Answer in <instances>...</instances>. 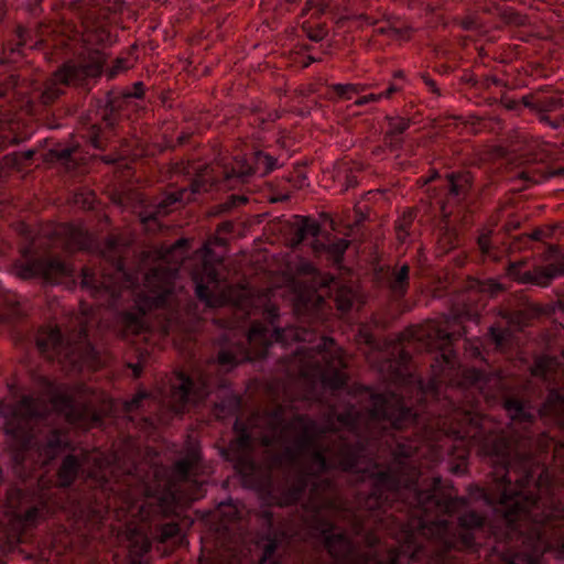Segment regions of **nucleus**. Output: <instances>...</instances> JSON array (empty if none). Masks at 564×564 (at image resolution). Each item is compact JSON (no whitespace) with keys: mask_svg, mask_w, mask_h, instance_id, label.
Returning a JSON list of instances; mask_svg holds the SVG:
<instances>
[{"mask_svg":"<svg viewBox=\"0 0 564 564\" xmlns=\"http://www.w3.org/2000/svg\"><path fill=\"white\" fill-rule=\"evenodd\" d=\"M52 409L58 412H65L69 415L68 410L72 408V399L65 394H54L51 397Z\"/></svg>","mask_w":564,"mask_h":564,"instance_id":"obj_39","label":"nucleus"},{"mask_svg":"<svg viewBox=\"0 0 564 564\" xmlns=\"http://www.w3.org/2000/svg\"><path fill=\"white\" fill-rule=\"evenodd\" d=\"M354 301V294L348 289H340L338 290L335 302L336 306L339 311L346 312L350 310Z\"/></svg>","mask_w":564,"mask_h":564,"instance_id":"obj_37","label":"nucleus"},{"mask_svg":"<svg viewBox=\"0 0 564 564\" xmlns=\"http://www.w3.org/2000/svg\"><path fill=\"white\" fill-rule=\"evenodd\" d=\"M462 540H463L464 544H466L468 546L471 545V543H473V538L468 533H463Z\"/></svg>","mask_w":564,"mask_h":564,"instance_id":"obj_64","label":"nucleus"},{"mask_svg":"<svg viewBox=\"0 0 564 564\" xmlns=\"http://www.w3.org/2000/svg\"><path fill=\"white\" fill-rule=\"evenodd\" d=\"M564 274V259L549 263L546 265H538L532 270L523 272L522 284H532L541 288H546L551 282Z\"/></svg>","mask_w":564,"mask_h":564,"instance_id":"obj_19","label":"nucleus"},{"mask_svg":"<svg viewBox=\"0 0 564 564\" xmlns=\"http://www.w3.org/2000/svg\"><path fill=\"white\" fill-rule=\"evenodd\" d=\"M56 234L67 237L65 248L68 251H74L86 247V234L78 227L72 225H63L57 229Z\"/></svg>","mask_w":564,"mask_h":564,"instance_id":"obj_23","label":"nucleus"},{"mask_svg":"<svg viewBox=\"0 0 564 564\" xmlns=\"http://www.w3.org/2000/svg\"><path fill=\"white\" fill-rule=\"evenodd\" d=\"M469 350H470V355L473 357H479L481 355L479 347L478 346H474L473 344H470Z\"/></svg>","mask_w":564,"mask_h":564,"instance_id":"obj_63","label":"nucleus"},{"mask_svg":"<svg viewBox=\"0 0 564 564\" xmlns=\"http://www.w3.org/2000/svg\"><path fill=\"white\" fill-rule=\"evenodd\" d=\"M144 394H138L132 398V400L128 403V409L132 410L134 408H138L140 404V401L144 398Z\"/></svg>","mask_w":564,"mask_h":564,"instance_id":"obj_58","label":"nucleus"},{"mask_svg":"<svg viewBox=\"0 0 564 564\" xmlns=\"http://www.w3.org/2000/svg\"><path fill=\"white\" fill-rule=\"evenodd\" d=\"M522 102L527 108L540 112V120L552 128L557 129L564 123V115H560L554 119H551L547 115V112H554L564 107V97L562 95L543 96L540 94H529L522 96Z\"/></svg>","mask_w":564,"mask_h":564,"instance_id":"obj_14","label":"nucleus"},{"mask_svg":"<svg viewBox=\"0 0 564 564\" xmlns=\"http://www.w3.org/2000/svg\"><path fill=\"white\" fill-rule=\"evenodd\" d=\"M324 302L323 296L318 295L316 292L310 293L307 300L300 299L296 303V311L302 313L303 310L307 311L311 308L317 310L322 303Z\"/></svg>","mask_w":564,"mask_h":564,"instance_id":"obj_36","label":"nucleus"},{"mask_svg":"<svg viewBox=\"0 0 564 564\" xmlns=\"http://www.w3.org/2000/svg\"><path fill=\"white\" fill-rule=\"evenodd\" d=\"M525 264L524 261H518V262H512V263H509V265L507 267V275L521 283L522 284V275H523V272L522 271V267Z\"/></svg>","mask_w":564,"mask_h":564,"instance_id":"obj_43","label":"nucleus"},{"mask_svg":"<svg viewBox=\"0 0 564 564\" xmlns=\"http://www.w3.org/2000/svg\"><path fill=\"white\" fill-rule=\"evenodd\" d=\"M48 405L41 399L24 397L12 409L6 422V432L9 436L13 459L21 464L25 460L22 452L28 454L36 447L43 465L52 460L62 446L61 434L56 430H50L45 434L40 431L34 434V429L40 426L42 416L47 412Z\"/></svg>","mask_w":564,"mask_h":564,"instance_id":"obj_2","label":"nucleus"},{"mask_svg":"<svg viewBox=\"0 0 564 564\" xmlns=\"http://www.w3.org/2000/svg\"><path fill=\"white\" fill-rule=\"evenodd\" d=\"M364 544L361 549L343 533L328 535L325 540L328 553L338 563L345 564H375L389 549L372 532L365 534Z\"/></svg>","mask_w":564,"mask_h":564,"instance_id":"obj_8","label":"nucleus"},{"mask_svg":"<svg viewBox=\"0 0 564 564\" xmlns=\"http://www.w3.org/2000/svg\"><path fill=\"white\" fill-rule=\"evenodd\" d=\"M76 323L79 329L70 335L66 343L62 340L58 328H42L36 336V346L47 359L57 360L61 364L69 362L74 368L94 367L96 351L86 339V316H77Z\"/></svg>","mask_w":564,"mask_h":564,"instance_id":"obj_4","label":"nucleus"},{"mask_svg":"<svg viewBox=\"0 0 564 564\" xmlns=\"http://www.w3.org/2000/svg\"><path fill=\"white\" fill-rule=\"evenodd\" d=\"M495 153H496V161L498 159H502L507 155L506 150L502 147H498V145H496Z\"/></svg>","mask_w":564,"mask_h":564,"instance_id":"obj_62","label":"nucleus"},{"mask_svg":"<svg viewBox=\"0 0 564 564\" xmlns=\"http://www.w3.org/2000/svg\"><path fill=\"white\" fill-rule=\"evenodd\" d=\"M389 129L386 132L384 141L390 148H399L401 145V135L404 131L410 128L411 121L410 119L397 117V118H388Z\"/></svg>","mask_w":564,"mask_h":564,"instance_id":"obj_22","label":"nucleus"},{"mask_svg":"<svg viewBox=\"0 0 564 564\" xmlns=\"http://www.w3.org/2000/svg\"><path fill=\"white\" fill-rule=\"evenodd\" d=\"M216 365L210 361L206 369L195 368L189 375L177 372L171 381V394L167 401L175 413L183 412L187 404L204 400L210 392L209 372Z\"/></svg>","mask_w":564,"mask_h":564,"instance_id":"obj_9","label":"nucleus"},{"mask_svg":"<svg viewBox=\"0 0 564 564\" xmlns=\"http://www.w3.org/2000/svg\"><path fill=\"white\" fill-rule=\"evenodd\" d=\"M85 36L89 43H105L109 39V31L105 23H96L93 14H88L84 20Z\"/></svg>","mask_w":564,"mask_h":564,"instance_id":"obj_24","label":"nucleus"},{"mask_svg":"<svg viewBox=\"0 0 564 564\" xmlns=\"http://www.w3.org/2000/svg\"><path fill=\"white\" fill-rule=\"evenodd\" d=\"M478 245L484 253H489L492 246L491 232L481 234L478 238Z\"/></svg>","mask_w":564,"mask_h":564,"instance_id":"obj_47","label":"nucleus"},{"mask_svg":"<svg viewBox=\"0 0 564 564\" xmlns=\"http://www.w3.org/2000/svg\"><path fill=\"white\" fill-rule=\"evenodd\" d=\"M13 274L21 280L41 278L47 283H58L72 274L70 267L59 258H37L18 262L12 268Z\"/></svg>","mask_w":564,"mask_h":564,"instance_id":"obj_11","label":"nucleus"},{"mask_svg":"<svg viewBox=\"0 0 564 564\" xmlns=\"http://www.w3.org/2000/svg\"><path fill=\"white\" fill-rule=\"evenodd\" d=\"M409 272L408 264H403L398 271L392 274L390 280V289L397 296H404L409 286Z\"/></svg>","mask_w":564,"mask_h":564,"instance_id":"obj_28","label":"nucleus"},{"mask_svg":"<svg viewBox=\"0 0 564 564\" xmlns=\"http://www.w3.org/2000/svg\"><path fill=\"white\" fill-rule=\"evenodd\" d=\"M422 79L424 84L430 88V90L436 95H440V90L436 86V83L427 75H422Z\"/></svg>","mask_w":564,"mask_h":564,"instance_id":"obj_56","label":"nucleus"},{"mask_svg":"<svg viewBox=\"0 0 564 564\" xmlns=\"http://www.w3.org/2000/svg\"><path fill=\"white\" fill-rule=\"evenodd\" d=\"M187 241L185 239H178L171 247L160 250V258L167 259L169 254L174 252L176 249L185 247Z\"/></svg>","mask_w":564,"mask_h":564,"instance_id":"obj_49","label":"nucleus"},{"mask_svg":"<svg viewBox=\"0 0 564 564\" xmlns=\"http://www.w3.org/2000/svg\"><path fill=\"white\" fill-rule=\"evenodd\" d=\"M161 508L166 511H172L174 506L180 501V498L172 491L161 495L159 498Z\"/></svg>","mask_w":564,"mask_h":564,"instance_id":"obj_42","label":"nucleus"},{"mask_svg":"<svg viewBox=\"0 0 564 564\" xmlns=\"http://www.w3.org/2000/svg\"><path fill=\"white\" fill-rule=\"evenodd\" d=\"M254 173L252 166L247 163L243 158L237 156L234 159L230 166H225L224 175L226 180L238 178L243 181L246 177Z\"/></svg>","mask_w":564,"mask_h":564,"instance_id":"obj_26","label":"nucleus"},{"mask_svg":"<svg viewBox=\"0 0 564 564\" xmlns=\"http://www.w3.org/2000/svg\"><path fill=\"white\" fill-rule=\"evenodd\" d=\"M94 204V195L91 193L87 194V197L84 198L82 205L84 208L90 209L93 208Z\"/></svg>","mask_w":564,"mask_h":564,"instance_id":"obj_59","label":"nucleus"},{"mask_svg":"<svg viewBox=\"0 0 564 564\" xmlns=\"http://www.w3.org/2000/svg\"><path fill=\"white\" fill-rule=\"evenodd\" d=\"M144 94L143 84L135 83L133 87L123 94L124 98H141Z\"/></svg>","mask_w":564,"mask_h":564,"instance_id":"obj_50","label":"nucleus"},{"mask_svg":"<svg viewBox=\"0 0 564 564\" xmlns=\"http://www.w3.org/2000/svg\"><path fill=\"white\" fill-rule=\"evenodd\" d=\"M518 489L508 492L506 489L501 492L499 503L503 505V516L509 523H514L520 520L528 519L535 508L536 500L531 496H525L521 489L529 481V475L521 478H516Z\"/></svg>","mask_w":564,"mask_h":564,"instance_id":"obj_12","label":"nucleus"},{"mask_svg":"<svg viewBox=\"0 0 564 564\" xmlns=\"http://www.w3.org/2000/svg\"><path fill=\"white\" fill-rule=\"evenodd\" d=\"M497 17L501 23L510 26H524L529 23L528 17L521 14L512 8L506 7L497 11Z\"/></svg>","mask_w":564,"mask_h":564,"instance_id":"obj_29","label":"nucleus"},{"mask_svg":"<svg viewBox=\"0 0 564 564\" xmlns=\"http://www.w3.org/2000/svg\"><path fill=\"white\" fill-rule=\"evenodd\" d=\"M382 98H383V95H380V94H369L367 96H362V97L358 98L355 101V105L356 106H364V105H367L369 102L380 101Z\"/></svg>","mask_w":564,"mask_h":564,"instance_id":"obj_51","label":"nucleus"},{"mask_svg":"<svg viewBox=\"0 0 564 564\" xmlns=\"http://www.w3.org/2000/svg\"><path fill=\"white\" fill-rule=\"evenodd\" d=\"M113 457L100 452L83 454L80 457L68 455L63 459L58 469V484L62 487H68L76 479L79 470L87 473V477L94 478L99 482H108L112 474Z\"/></svg>","mask_w":564,"mask_h":564,"instance_id":"obj_10","label":"nucleus"},{"mask_svg":"<svg viewBox=\"0 0 564 564\" xmlns=\"http://www.w3.org/2000/svg\"><path fill=\"white\" fill-rule=\"evenodd\" d=\"M333 90L344 99H351L352 95L365 91L368 86L365 84H335Z\"/></svg>","mask_w":564,"mask_h":564,"instance_id":"obj_32","label":"nucleus"},{"mask_svg":"<svg viewBox=\"0 0 564 564\" xmlns=\"http://www.w3.org/2000/svg\"><path fill=\"white\" fill-rule=\"evenodd\" d=\"M459 318H462V314L430 322L422 335L429 338L431 349L442 350L440 358H436L435 364L432 365L433 377L427 387L430 390H437L441 384L447 382V377L454 370L455 355L449 348V344L457 335L454 327Z\"/></svg>","mask_w":564,"mask_h":564,"instance_id":"obj_7","label":"nucleus"},{"mask_svg":"<svg viewBox=\"0 0 564 564\" xmlns=\"http://www.w3.org/2000/svg\"><path fill=\"white\" fill-rule=\"evenodd\" d=\"M192 460L191 459H181L175 463L174 470L175 473L181 476L182 478H186L189 469L192 468Z\"/></svg>","mask_w":564,"mask_h":564,"instance_id":"obj_45","label":"nucleus"},{"mask_svg":"<svg viewBox=\"0 0 564 564\" xmlns=\"http://www.w3.org/2000/svg\"><path fill=\"white\" fill-rule=\"evenodd\" d=\"M105 63L106 55L99 50H94L88 51L78 62L67 63L64 66L75 84L78 85L89 77L99 76Z\"/></svg>","mask_w":564,"mask_h":564,"instance_id":"obj_16","label":"nucleus"},{"mask_svg":"<svg viewBox=\"0 0 564 564\" xmlns=\"http://www.w3.org/2000/svg\"><path fill=\"white\" fill-rule=\"evenodd\" d=\"M500 104L503 108H506L509 111L519 112L522 107L527 108L522 102V97L516 98L514 96H511L509 94L501 95Z\"/></svg>","mask_w":564,"mask_h":564,"instance_id":"obj_40","label":"nucleus"},{"mask_svg":"<svg viewBox=\"0 0 564 564\" xmlns=\"http://www.w3.org/2000/svg\"><path fill=\"white\" fill-rule=\"evenodd\" d=\"M520 225H521V218L518 216H512L503 225V230L507 234H510L511 231L517 230L520 227Z\"/></svg>","mask_w":564,"mask_h":564,"instance_id":"obj_53","label":"nucleus"},{"mask_svg":"<svg viewBox=\"0 0 564 564\" xmlns=\"http://www.w3.org/2000/svg\"><path fill=\"white\" fill-rule=\"evenodd\" d=\"M398 90V87L393 84H391L388 89L382 93L381 95H383L384 98H390L395 91Z\"/></svg>","mask_w":564,"mask_h":564,"instance_id":"obj_61","label":"nucleus"},{"mask_svg":"<svg viewBox=\"0 0 564 564\" xmlns=\"http://www.w3.org/2000/svg\"><path fill=\"white\" fill-rule=\"evenodd\" d=\"M458 521L462 529H478L484 524V517L478 514L477 512L470 511L462 514L458 518Z\"/></svg>","mask_w":564,"mask_h":564,"instance_id":"obj_33","label":"nucleus"},{"mask_svg":"<svg viewBox=\"0 0 564 564\" xmlns=\"http://www.w3.org/2000/svg\"><path fill=\"white\" fill-rule=\"evenodd\" d=\"M321 231V227L317 221L303 217L297 223L294 231V236L291 239L293 246H296L304 241L307 237H316Z\"/></svg>","mask_w":564,"mask_h":564,"instance_id":"obj_25","label":"nucleus"},{"mask_svg":"<svg viewBox=\"0 0 564 564\" xmlns=\"http://www.w3.org/2000/svg\"><path fill=\"white\" fill-rule=\"evenodd\" d=\"M257 164L259 167L263 166L264 173H269L275 169L276 160L271 155L259 152L257 153Z\"/></svg>","mask_w":564,"mask_h":564,"instance_id":"obj_44","label":"nucleus"},{"mask_svg":"<svg viewBox=\"0 0 564 564\" xmlns=\"http://www.w3.org/2000/svg\"><path fill=\"white\" fill-rule=\"evenodd\" d=\"M68 85L76 84L66 70L65 66H63L44 83L40 95V101L43 105L53 104L64 93V87Z\"/></svg>","mask_w":564,"mask_h":564,"instance_id":"obj_20","label":"nucleus"},{"mask_svg":"<svg viewBox=\"0 0 564 564\" xmlns=\"http://www.w3.org/2000/svg\"><path fill=\"white\" fill-rule=\"evenodd\" d=\"M505 409L508 412L512 421H519L523 423H532L533 414L528 411L522 401L518 399H507L505 402Z\"/></svg>","mask_w":564,"mask_h":564,"instance_id":"obj_27","label":"nucleus"},{"mask_svg":"<svg viewBox=\"0 0 564 564\" xmlns=\"http://www.w3.org/2000/svg\"><path fill=\"white\" fill-rule=\"evenodd\" d=\"M73 151L74 150L70 148H66V149H62V150H52L51 156L58 161H66L70 158Z\"/></svg>","mask_w":564,"mask_h":564,"instance_id":"obj_52","label":"nucleus"},{"mask_svg":"<svg viewBox=\"0 0 564 564\" xmlns=\"http://www.w3.org/2000/svg\"><path fill=\"white\" fill-rule=\"evenodd\" d=\"M562 408H564V397L557 390H551L543 404V409L546 412L555 413Z\"/></svg>","mask_w":564,"mask_h":564,"instance_id":"obj_34","label":"nucleus"},{"mask_svg":"<svg viewBox=\"0 0 564 564\" xmlns=\"http://www.w3.org/2000/svg\"><path fill=\"white\" fill-rule=\"evenodd\" d=\"M282 416V408L275 409L262 417L265 424L263 434L243 431L228 448L235 468L246 476L256 469L253 449L257 445L265 447V460L270 468L304 462V471L297 486L285 495L280 505L297 501L301 492L310 485L305 509L317 519L326 512L335 511L339 503L332 482L316 481L314 476L335 468L362 473L364 480H370L372 491L361 502L369 512L367 519H362L361 513L355 516L352 529L356 535L366 531L370 522L381 520L378 511L382 509L386 512V508L398 500L415 509L419 518L415 524L402 525L397 536L398 547L389 546L375 564L409 563L421 550V536L447 543L448 521H430L427 516L433 509L455 512L465 505V499L449 498L441 501L434 490L417 488L420 471L408 460L419 449L417 446L400 444L394 453L393 468L389 471L370 473L364 467L362 441L376 438L380 431L388 427L401 430L414 423L416 414L404 405L402 398L394 393L376 394L372 397V408L365 413L355 408H349L345 413L332 409L324 429L306 416H295L289 423Z\"/></svg>","mask_w":564,"mask_h":564,"instance_id":"obj_1","label":"nucleus"},{"mask_svg":"<svg viewBox=\"0 0 564 564\" xmlns=\"http://www.w3.org/2000/svg\"><path fill=\"white\" fill-rule=\"evenodd\" d=\"M149 550L150 542L148 539H142L140 543H133L129 550V564H148L144 556Z\"/></svg>","mask_w":564,"mask_h":564,"instance_id":"obj_31","label":"nucleus"},{"mask_svg":"<svg viewBox=\"0 0 564 564\" xmlns=\"http://www.w3.org/2000/svg\"><path fill=\"white\" fill-rule=\"evenodd\" d=\"M247 202V198L243 196H230V198L221 206L224 210H228L231 207L236 206L238 203L243 204Z\"/></svg>","mask_w":564,"mask_h":564,"instance_id":"obj_54","label":"nucleus"},{"mask_svg":"<svg viewBox=\"0 0 564 564\" xmlns=\"http://www.w3.org/2000/svg\"><path fill=\"white\" fill-rule=\"evenodd\" d=\"M295 360L300 362L301 377L308 379L313 384L319 383L325 389L336 390L346 383L343 351L336 347L332 338L322 337L315 347L296 349Z\"/></svg>","mask_w":564,"mask_h":564,"instance_id":"obj_3","label":"nucleus"},{"mask_svg":"<svg viewBox=\"0 0 564 564\" xmlns=\"http://www.w3.org/2000/svg\"><path fill=\"white\" fill-rule=\"evenodd\" d=\"M308 336L311 333L304 328L275 327L273 332H270L262 323H254L248 333L249 350L241 356L231 351H220L217 361L221 366H236L245 360L265 357L268 348L273 341L281 344H288L289 340L306 341L310 340Z\"/></svg>","mask_w":564,"mask_h":564,"instance_id":"obj_6","label":"nucleus"},{"mask_svg":"<svg viewBox=\"0 0 564 564\" xmlns=\"http://www.w3.org/2000/svg\"><path fill=\"white\" fill-rule=\"evenodd\" d=\"M116 279L104 274L100 280L97 279L95 272L89 268L83 269L82 286L87 289L91 296L101 299L104 293H108L111 299L119 296L121 292V284L119 279L124 275L122 267L119 263L116 268Z\"/></svg>","mask_w":564,"mask_h":564,"instance_id":"obj_15","label":"nucleus"},{"mask_svg":"<svg viewBox=\"0 0 564 564\" xmlns=\"http://www.w3.org/2000/svg\"><path fill=\"white\" fill-rule=\"evenodd\" d=\"M180 533V527L175 522L165 523L160 528L159 541L164 543L167 540L177 536Z\"/></svg>","mask_w":564,"mask_h":564,"instance_id":"obj_41","label":"nucleus"},{"mask_svg":"<svg viewBox=\"0 0 564 564\" xmlns=\"http://www.w3.org/2000/svg\"><path fill=\"white\" fill-rule=\"evenodd\" d=\"M553 366V359L547 356L539 357L531 367V373L534 377H545Z\"/></svg>","mask_w":564,"mask_h":564,"instance_id":"obj_35","label":"nucleus"},{"mask_svg":"<svg viewBox=\"0 0 564 564\" xmlns=\"http://www.w3.org/2000/svg\"><path fill=\"white\" fill-rule=\"evenodd\" d=\"M521 164H525V166L518 172L517 177L529 184H538L551 177L564 176V166H550L535 159L521 160L519 165Z\"/></svg>","mask_w":564,"mask_h":564,"instance_id":"obj_18","label":"nucleus"},{"mask_svg":"<svg viewBox=\"0 0 564 564\" xmlns=\"http://www.w3.org/2000/svg\"><path fill=\"white\" fill-rule=\"evenodd\" d=\"M39 510L33 507L25 511V513L21 517L20 521L22 525L28 527L32 525L37 517Z\"/></svg>","mask_w":564,"mask_h":564,"instance_id":"obj_48","label":"nucleus"},{"mask_svg":"<svg viewBox=\"0 0 564 564\" xmlns=\"http://www.w3.org/2000/svg\"><path fill=\"white\" fill-rule=\"evenodd\" d=\"M95 127H93V134L90 135V143L93 144L94 148L96 149H102L104 144L102 142L100 141L98 134L95 132Z\"/></svg>","mask_w":564,"mask_h":564,"instance_id":"obj_57","label":"nucleus"},{"mask_svg":"<svg viewBox=\"0 0 564 564\" xmlns=\"http://www.w3.org/2000/svg\"><path fill=\"white\" fill-rule=\"evenodd\" d=\"M543 236H544V232H543V230H541V229H535V230H533V231L529 235L530 239H532V240H536V241H538V240H541V239L543 238Z\"/></svg>","mask_w":564,"mask_h":564,"instance_id":"obj_60","label":"nucleus"},{"mask_svg":"<svg viewBox=\"0 0 564 564\" xmlns=\"http://www.w3.org/2000/svg\"><path fill=\"white\" fill-rule=\"evenodd\" d=\"M348 246H349L348 240L338 239L336 242H334L329 246V251L337 257H341L344 254V252L347 250Z\"/></svg>","mask_w":564,"mask_h":564,"instance_id":"obj_46","label":"nucleus"},{"mask_svg":"<svg viewBox=\"0 0 564 564\" xmlns=\"http://www.w3.org/2000/svg\"><path fill=\"white\" fill-rule=\"evenodd\" d=\"M447 181L451 196L459 197L465 195L469 188V177L467 174H448Z\"/></svg>","mask_w":564,"mask_h":564,"instance_id":"obj_30","label":"nucleus"},{"mask_svg":"<svg viewBox=\"0 0 564 564\" xmlns=\"http://www.w3.org/2000/svg\"><path fill=\"white\" fill-rule=\"evenodd\" d=\"M177 268L158 267L145 274L147 293L140 299V312H127L120 315L123 336L138 335L144 328L145 311L164 306L174 291Z\"/></svg>","mask_w":564,"mask_h":564,"instance_id":"obj_5","label":"nucleus"},{"mask_svg":"<svg viewBox=\"0 0 564 564\" xmlns=\"http://www.w3.org/2000/svg\"><path fill=\"white\" fill-rule=\"evenodd\" d=\"M291 535L292 534L285 530H275L269 532L268 535L261 541L262 555L260 557V563L273 564L275 562V554L278 550L283 549L289 544Z\"/></svg>","mask_w":564,"mask_h":564,"instance_id":"obj_21","label":"nucleus"},{"mask_svg":"<svg viewBox=\"0 0 564 564\" xmlns=\"http://www.w3.org/2000/svg\"><path fill=\"white\" fill-rule=\"evenodd\" d=\"M195 282L196 296L205 302L210 307L221 306L227 301V295L216 294L215 290L218 288V274L215 267L205 262L202 267V272L193 274Z\"/></svg>","mask_w":564,"mask_h":564,"instance_id":"obj_13","label":"nucleus"},{"mask_svg":"<svg viewBox=\"0 0 564 564\" xmlns=\"http://www.w3.org/2000/svg\"><path fill=\"white\" fill-rule=\"evenodd\" d=\"M413 212L409 210L403 214V217L397 221L395 229L398 239L400 241H404V239L408 236V229L410 228L412 221H413Z\"/></svg>","mask_w":564,"mask_h":564,"instance_id":"obj_38","label":"nucleus"},{"mask_svg":"<svg viewBox=\"0 0 564 564\" xmlns=\"http://www.w3.org/2000/svg\"><path fill=\"white\" fill-rule=\"evenodd\" d=\"M303 29L306 32L307 37H310L311 40H313L315 42L323 40L326 34L325 30L321 29V28L317 30H314V31L307 30L305 26Z\"/></svg>","mask_w":564,"mask_h":564,"instance_id":"obj_55","label":"nucleus"},{"mask_svg":"<svg viewBox=\"0 0 564 564\" xmlns=\"http://www.w3.org/2000/svg\"><path fill=\"white\" fill-rule=\"evenodd\" d=\"M205 187V182L197 177L191 184V189L183 188L175 193L170 194L164 198L156 207L154 213L145 212L141 214V221L145 225L147 229H151L152 224L156 223L159 216H165L169 214V207L177 202H189L191 196L195 193H199Z\"/></svg>","mask_w":564,"mask_h":564,"instance_id":"obj_17","label":"nucleus"}]
</instances>
